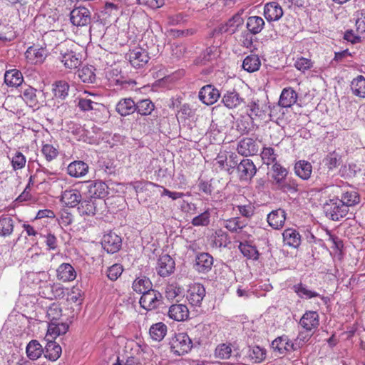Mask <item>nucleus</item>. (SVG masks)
Segmentation results:
<instances>
[{
	"label": "nucleus",
	"instance_id": "nucleus-1",
	"mask_svg": "<svg viewBox=\"0 0 365 365\" xmlns=\"http://www.w3.org/2000/svg\"><path fill=\"white\" fill-rule=\"evenodd\" d=\"M323 210L326 216L334 221H339L346 217L349 211V209L337 197L326 200Z\"/></svg>",
	"mask_w": 365,
	"mask_h": 365
},
{
	"label": "nucleus",
	"instance_id": "nucleus-2",
	"mask_svg": "<svg viewBox=\"0 0 365 365\" xmlns=\"http://www.w3.org/2000/svg\"><path fill=\"white\" fill-rule=\"evenodd\" d=\"M169 344L171 351L178 356L188 353L192 347V340L186 333L175 334Z\"/></svg>",
	"mask_w": 365,
	"mask_h": 365
},
{
	"label": "nucleus",
	"instance_id": "nucleus-3",
	"mask_svg": "<svg viewBox=\"0 0 365 365\" xmlns=\"http://www.w3.org/2000/svg\"><path fill=\"white\" fill-rule=\"evenodd\" d=\"M272 183L279 190L285 192L291 190L292 187L287 184L286 178L288 175V170L280 163H274L271 168Z\"/></svg>",
	"mask_w": 365,
	"mask_h": 365
},
{
	"label": "nucleus",
	"instance_id": "nucleus-4",
	"mask_svg": "<svg viewBox=\"0 0 365 365\" xmlns=\"http://www.w3.org/2000/svg\"><path fill=\"white\" fill-rule=\"evenodd\" d=\"M257 168L253 161L245 158L237 165V171L241 181L250 182L256 175Z\"/></svg>",
	"mask_w": 365,
	"mask_h": 365
},
{
	"label": "nucleus",
	"instance_id": "nucleus-5",
	"mask_svg": "<svg viewBox=\"0 0 365 365\" xmlns=\"http://www.w3.org/2000/svg\"><path fill=\"white\" fill-rule=\"evenodd\" d=\"M103 205V200L93 199L89 197L88 199L81 201L78 211L81 215L93 216L98 212Z\"/></svg>",
	"mask_w": 365,
	"mask_h": 365
},
{
	"label": "nucleus",
	"instance_id": "nucleus-6",
	"mask_svg": "<svg viewBox=\"0 0 365 365\" xmlns=\"http://www.w3.org/2000/svg\"><path fill=\"white\" fill-rule=\"evenodd\" d=\"M71 23L76 26H85L91 24V14L83 6L73 9L70 14Z\"/></svg>",
	"mask_w": 365,
	"mask_h": 365
},
{
	"label": "nucleus",
	"instance_id": "nucleus-7",
	"mask_svg": "<svg viewBox=\"0 0 365 365\" xmlns=\"http://www.w3.org/2000/svg\"><path fill=\"white\" fill-rule=\"evenodd\" d=\"M213 262V257L210 254L199 253L193 262V269L199 274H207L212 269Z\"/></svg>",
	"mask_w": 365,
	"mask_h": 365
},
{
	"label": "nucleus",
	"instance_id": "nucleus-8",
	"mask_svg": "<svg viewBox=\"0 0 365 365\" xmlns=\"http://www.w3.org/2000/svg\"><path fill=\"white\" fill-rule=\"evenodd\" d=\"M205 294V288L202 284L194 283L190 286L187 290V299L192 306L200 307Z\"/></svg>",
	"mask_w": 365,
	"mask_h": 365
},
{
	"label": "nucleus",
	"instance_id": "nucleus-9",
	"mask_svg": "<svg viewBox=\"0 0 365 365\" xmlns=\"http://www.w3.org/2000/svg\"><path fill=\"white\" fill-rule=\"evenodd\" d=\"M300 326L307 331L314 332L319 325V316L315 311H307L299 320Z\"/></svg>",
	"mask_w": 365,
	"mask_h": 365
},
{
	"label": "nucleus",
	"instance_id": "nucleus-10",
	"mask_svg": "<svg viewBox=\"0 0 365 365\" xmlns=\"http://www.w3.org/2000/svg\"><path fill=\"white\" fill-rule=\"evenodd\" d=\"M102 246L108 253H115L120 250L122 245V240L115 232H109L104 235L102 240Z\"/></svg>",
	"mask_w": 365,
	"mask_h": 365
},
{
	"label": "nucleus",
	"instance_id": "nucleus-11",
	"mask_svg": "<svg viewBox=\"0 0 365 365\" xmlns=\"http://www.w3.org/2000/svg\"><path fill=\"white\" fill-rule=\"evenodd\" d=\"M127 58L132 66L139 68L145 66L148 60V53L141 48H136L127 53Z\"/></svg>",
	"mask_w": 365,
	"mask_h": 365
},
{
	"label": "nucleus",
	"instance_id": "nucleus-12",
	"mask_svg": "<svg viewBox=\"0 0 365 365\" xmlns=\"http://www.w3.org/2000/svg\"><path fill=\"white\" fill-rule=\"evenodd\" d=\"M88 192L90 197L103 200L108 194V187L103 181H88Z\"/></svg>",
	"mask_w": 365,
	"mask_h": 365
},
{
	"label": "nucleus",
	"instance_id": "nucleus-13",
	"mask_svg": "<svg viewBox=\"0 0 365 365\" xmlns=\"http://www.w3.org/2000/svg\"><path fill=\"white\" fill-rule=\"evenodd\" d=\"M199 99L205 105L214 104L219 99L220 93L212 85H206L199 92Z\"/></svg>",
	"mask_w": 365,
	"mask_h": 365
},
{
	"label": "nucleus",
	"instance_id": "nucleus-14",
	"mask_svg": "<svg viewBox=\"0 0 365 365\" xmlns=\"http://www.w3.org/2000/svg\"><path fill=\"white\" fill-rule=\"evenodd\" d=\"M237 150L240 155L247 157L256 155L259 151V146L254 139L244 138L238 143Z\"/></svg>",
	"mask_w": 365,
	"mask_h": 365
},
{
	"label": "nucleus",
	"instance_id": "nucleus-15",
	"mask_svg": "<svg viewBox=\"0 0 365 365\" xmlns=\"http://www.w3.org/2000/svg\"><path fill=\"white\" fill-rule=\"evenodd\" d=\"M215 356L216 358L221 360L229 359L232 356L236 359L240 357L237 349L234 345L227 343H222L217 345L215 351Z\"/></svg>",
	"mask_w": 365,
	"mask_h": 365
},
{
	"label": "nucleus",
	"instance_id": "nucleus-16",
	"mask_svg": "<svg viewBox=\"0 0 365 365\" xmlns=\"http://www.w3.org/2000/svg\"><path fill=\"white\" fill-rule=\"evenodd\" d=\"M293 290L301 299H309L312 298L319 297L324 304H327L328 302V298L327 297L309 289L307 285L302 282L294 284L293 286Z\"/></svg>",
	"mask_w": 365,
	"mask_h": 365
},
{
	"label": "nucleus",
	"instance_id": "nucleus-17",
	"mask_svg": "<svg viewBox=\"0 0 365 365\" xmlns=\"http://www.w3.org/2000/svg\"><path fill=\"white\" fill-rule=\"evenodd\" d=\"M248 115L252 119L264 120L267 116V112L269 106L266 104L257 101H252L248 106Z\"/></svg>",
	"mask_w": 365,
	"mask_h": 365
},
{
	"label": "nucleus",
	"instance_id": "nucleus-18",
	"mask_svg": "<svg viewBox=\"0 0 365 365\" xmlns=\"http://www.w3.org/2000/svg\"><path fill=\"white\" fill-rule=\"evenodd\" d=\"M264 15L268 21H278L283 16V10L277 2H269L264 5Z\"/></svg>",
	"mask_w": 365,
	"mask_h": 365
},
{
	"label": "nucleus",
	"instance_id": "nucleus-19",
	"mask_svg": "<svg viewBox=\"0 0 365 365\" xmlns=\"http://www.w3.org/2000/svg\"><path fill=\"white\" fill-rule=\"evenodd\" d=\"M140 306L147 310H152L158 307L159 300L158 299L156 292L153 289H148L143 292L140 299Z\"/></svg>",
	"mask_w": 365,
	"mask_h": 365
},
{
	"label": "nucleus",
	"instance_id": "nucleus-20",
	"mask_svg": "<svg viewBox=\"0 0 365 365\" xmlns=\"http://www.w3.org/2000/svg\"><path fill=\"white\" fill-rule=\"evenodd\" d=\"M286 220V212L283 209L272 210L267 215L269 225L275 230L282 228Z\"/></svg>",
	"mask_w": 365,
	"mask_h": 365
},
{
	"label": "nucleus",
	"instance_id": "nucleus-21",
	"mask_svg": "<svg viewBox=\"0 0 365 365\" xmlns=\"http://www.w3.org/2000/svg\"><path fill=\"white\" fill-rule=\"evenodd\" d=\"M25 55L27 60L32 63H38L43 61L47 55V51L43 47L33 46L28 48Z\"/></svg>",
	"mask_w": 365,
	"mask_h": 365
},
{
	"label": "nucleus",
	"instance_id": "nucleus-22",
	"mask_svg": "<svg viewBox=\"0 0 365 365\" xmlns=\"http://www.w3.org/2000/svg\"><path fill=\"white\" fill-rule=\"evenodd\" d=\"M284 245L293 248H297L301 244V235L299 232L293 228H287L282 233Z\"/></svg>",
	"mask_w": 365,
	"mask_h": 365
},
{
	"label": "nucleus",
	"instance_id": "nucleus-23",
	"mask_svg": "<svg viewBox=\"0 0 365 365\" xmlns=\"http://www.w3.org/2000/svg\"><path fill=\"white\" fill-rule=\"evenodd\" d=\"M88 165L81 160H76L71 163L68 168V174L73 178H81L85 176L88 172Z\"/></svg>",
	"mask_w": 365,
	"mask_h": 365
},
{
	"label": "nucleus",
	"instance_id": "nucleus-24",
	"mask_svg": "<svg viewBox=\"0 0 365 365\" xmlns=\"http://www.w3.org/2000/svg\"><path fill=\"white\" fill-rule=\"evenodd\" d=\"M168 316L178 322L185 321L189 317V310L185 304H173L169 308Z\"/></svg>",
	"mask_w": 365,
	"mask_h": 365
},
{
	"label": "nucleus",
	"instance_id": "nucleus-25",
	"mask_svg": "<svg viewBox=\"0 0 365 365\" xmlns=\"http://www.w3.org/2000/svg\"><path fill=\"white\" fill-rule=\"evenodd\" d=\"M61 201L68 207H74L81 201V195L77 189L66 190L61 195Z\"/></svg>",
	"mask_w": 365,
	"mask_h": 365
},
{
	"label": "nucleus",
	"instance_id": "nucleus-26",
	"mask_svg": "<svg viewBox=\"0 0 365 365\" xmlns=\"http://www.w3.org/2000/svg\"><path fill=\"white\" fill-rule=\"evenodd\" d=\"M298 95L292 88H285L282 90L279 105L283 108H290L297 101Z\"/></svg>",
	"mask_w": 365,
	"mask_h": 365
},
{
	"label": "nucleus",
	"instance_id": "nucleus-27",
	"mask_svg": "<svg viewBox=\"0 0 365 365\" xmlns=\"http://www.w3.org/2000/svg\"><path fill=\"white\" fill-rule=\"evenodd\" d=\"M272 347L282 354L285 351H295L294 341H291L286 335L276 338L272 343Z\"/></svg>",
	"mask_w": 365,
	"mask_h": 365
},
{
	"label": "nucleus",
	"instance_id": "nucleus-28",
	"mask_svg": "<svg viewBox=\"0 0 365 365\" xmlns=\"http://www.w3.org/2000/svg\"><path fill=\"white\" fill-rule=\"evenodd\" d=\"M243 19L239 14H235L225 24H222L220 27L221 33H230L231 34L235 33L240 26L243 24Z\"/></svg>",
	"mask_w": 365,
	"mask_h": 365
},
{
	"label": "nucleus",
	"instance_id": "nucleus-29",
	"mask_svg": "<svg viewBox=\"0 0 365 365\" xmlns=\"http://www.w3.org/2000/svg\"><path fill=\"white\" fill-rule=\"evenodd\" d=\"M294 170L299 178L307 180L310 178L312 173V165L307 160H300L295 163Z\"/></svg>",
	"mask_w": 365,
	"mask_h": 365
},
{
	"label": "nucleus",
	"instance_id": "nucleus-30",
	"mask_svg": "<svg viewBox=\"0 0 365 365\" xmlns=\"http://www.w3.org/2000/svg\"><path fill=\"white\" fill-rule=\"evenodd\" d=\"M36 93V89L31 86H26L22 88L21 97L29 107L38 108L39 103L37 98Z\"/></svg>",
	"mask_w": 365,
	"mask_h": 365
},
{
	"label": "nucleus",
	"instance_id": "nucleus-31",
	"mask_svg": "<svg viewBox=\"0 0 365 365\" xmlns=\"http://www.w3.org/2000/svg\"><path fill=\"white\" fill-rule=\"evenodd\" d=\"M57 277L63 282H71L76 279V272L70 264L63 263L57 269Z\"/></svg>",
	"mask_w": 365,
	"mask_h": 365
},
{
	"label": "nucleus",
	"instance_id": "nucleus-32",
	"mask_svg": "<svg viewBox=\"0 0 365 365\" xmlns=\"http://www.w3.org/2000/svg\"><path fill=\"white\" fill-rule=\"evenodd\" d=\"M349 186L345 185L342 190L340 200L349 209V207L354 206L360 201L359 195L354 190H349Z\"/></svg>",
	"mask_w": 365,
	"mask_h": 365
},
{
	"label": "nucleus",
	"instance_id": "nucleus-33",
	"mask_svg": "<svg viewBox=\"0 0 365 365\" xmlns=\"http://www.w3.org/2000/svg\"><path fill=\"white\" fill-rule=\"evenodd\" d=\"M264 19L257 16H252L247 18L246 21V28L247 31L256 35L259 34L264 26Z\"/></svg>",
	"mask_w": 365,
	"mask_h": 365
},
{
	"label": "nucleus",
	"instance_id": "nucleus-34",
	"mask_svg": "<svg viewBox=\"0 0 365 365\" xmlns=\"http://www.w3.org/2000/svg\"><path fill=\"white\" fill-rule=\"evenodd\" d=\"M14 228V220L9 215L5 214L0 216V236H10Z\"/></svg>",
	"mask_w": 365,
	"mask_h": 365
},
{
	"label": "nucleus",
	"instance_id": "nucleus-35",
	"mask_svg": "<svg viewBox=\"0 0 365 365\" xmlns=\"http://www.w3.org/2000/svg\"><path fill=\"white\" fill-rule=\"evenodd\" d=\"M135 110V103L130 98L121 99L116 106V111L122 116L133 113Z\"/></svg>",
	"mask_w": 365,
	"mask_h": 365
},
{
	"label": "nucleus",
	"instance_id": "nucleus-36",
	"mask_svg": "<svg viewBox=\"0 0 365 365\" xmlns=\"http://www.w3.org/2000/svg\"><path fill=\"white\" fill-rule=\"evenodd\" d=\"M222 101L227 108L232 109L239 106L242 103L243 99L237 92L233 91L225 93Z\"/></svg>",
	"mask_w": 365,
	"mask_h": 365
},
{
	"label": "nucleus",
	"instance_id": "nucleus-37",
	"mask_svg": "<svg viewBox=\"0 0 365 365\" xmlns=\"http://www.w3.org/2000/svg\"><path fill=\"white\" fill-rule=\"evenodd\" d=\"M23 81L21 73L16 69L7 71L4 74V82L9 86L17 87L22 83Z\"/></svg>",
	"mask_w": 365,
	"mask_h": 365
},
{
	"label": "nucleus",
	"instance_id": "nucleus-38",
	"mask_svg": "<svg viewBox=\"0 0 365 365\" xmlns=\"http://www.w3.org/2000/svg\"><path fill=\"white\" fill-rule=\"evenodd\" d=\"M261 61L256 54H250L246 56L242 62V68L249 73H253L259 69Z\"/></svg>",
	"mask_w": 365,
	"mask_h": 365
},
{
	"label": "nucleus",
	"instance_id": "nucleus-39",
	"mask_svg": "<svg viewBox=\"0 0 365 365\" xmlns=\"http://www.w3.org/2000/svg\"><path fill=\"white\" fill-rule=\"evenodd\" d=\"M69 84L65 81H56L52 85V92L56 98L64 100L68 95Z\"/></svg>",
	"mask_w": 365,
	"mask_h": 365
},
{
	"label": "nucleus",
	"instance_id": "nucleus-40",
	"mask_svg": "<svg viewBox=\"0 0 365 365\" xmlns=\"http://www.w3.org/2000/svg\"><path fill=\"white\" fill-rule=\"evenodd\" d=\"M247 357L252 363H260L266 358V350L259 346H249Z\"/></svg>",
	"mask_w": 365,
	"mask_h": 365
},
{
	"label": "nucleus",
	"instance_id": "nucleus-41",
	"mask_svg": "<svg viewBox=\"0 0 365 365\" xmlns=\"http://www.w3.org/2000/svg\"><path fill=\"white\" fill-rule=\"evenodd\" d=\"M351 89L354 95L365 98V78L359 75L351 81Z\"/></svg>",
	"mask_w": 365,
	"mask_h": 365
},
{
	"label": "nucleus",
	"instance_id": "nucleus-42",
	"mask_svg": "<svg viewBox=\"0 0 365 365\" xmlns=\"http://www.w3.org/2000/svg\"><path fill=\"white\" fill-rule=\"evenodd\" d=\"M43 353L42 345L37 340H31L26 346L27 356L31 360L38 359Z\"/></svg>",
	"mask_w": 365,
	"mask_h": 365
},
{
	"label": "nucleus",
	"instance_id": "nucleus-43",
	"mask_svg": "<svg viewBox=\"0 0 365 365\" xmlns=\"http://www.w3.org/2000/svg\"><path fill=\"white\" fill-rule=\"evenodd\" d=\"M68 330V325L66 323L50 322L48 327V335L56 338L58 336L65 334Z\"/></svg>",
	"mask_w": 365,
	"mask_h": 365
},
{
	"label": "nucleus",
	"instance_id": "nucleus-44",
	"mask_svg": "<svg viewBox=\"0 0 365 365\" xmlns=\"http://www.w3.org/2000/svg\"><path fill=\"white\" fill-rule=\"evenodd\" d=\"M175 269V263L173 259L168 255L161 256V277L168 276L173 273Z\"/></svg>",
	"mask_w": 365,
	"mask_h": 365
},
{
	"label": "nucleus",
	"instance_id": "nucleus-45",
	"mask_svg": "<svg viewBox=\"0 0 365 365\" xmlns=\"http://www.w3.org/2000/svg\"><path fill=\"white\" fill-rule=\"evenodd\" d=\"M262 160L264 164L267 166L277 163V154L275 153V150L272 147L264 146L260 153Z\"/></svg>",
	"mask_w": 365,
	"mask_h": 365
},
{
	"label": "nucleus",
	"instance_id": "nucleus-46",
	"mask_svg": "<svg viewBox=\"0 0 365 365\" xmlns=\"http://www.w3.org/2000/svg\"><path fill=\"white\" fill-rule=\"evenodd\" d=\"M222 225L232 232H237L245 227L246 224L240 217H237L225 220L222 222Z\"/></svg>",
	"mask_w": 365,
	"mask_h": 365
},
{
	"label": "nucleus",
	"instance_id": "nucleus-47",
	"mask_svg": "<svg viewBox=\"0 0 365 365\" xmlns=\"http://www.w3.org/2000/svg\"><path fill=\"white\" fill-rule=\"evenodd\" d=\"M210 208L205 209L192 219L191 224L195 227H206L210 222L211 212Z\"/></svg>",
	"mask_w": 365,
	"mask_h": 365
},
{
	"label": "nucleus",
	"instance_id": "nucleus-48",
	"mask_svg": "<svg viewBox=\"0 0 365 365\" xmlns=\"http://www.w3.org/2000/svg\"><path fill=\"white\" fill-rule=\"evenodd\" d=\"M239 250L247 259L254 260L258 259L259 252L256 247L252 246L247 242H240L239 245Z\"/></svg>",
	"mask_w": 365,
	"mask_h": 365
},
{
	"label": "nucleus",
	"instance_id": "nucleus-49",
	"mask_svg": "<svg viewBox=\"0 0 365 365\" xmlns=\"http://www.w3.org/2000/svg\"><path fill=\"white\" fill-rule=\"evenodd\" d=\"M188 15L185 13L170 14L166 16L165 22L169 26H178L186 23Z\"/></svg>",
	"mask_w": 365,
	"mask_h": 365
},
{
	"label": "nucleus",
	"instance_id": "nucleus-50",
	"mask_svg": "<svg viewBox=\"0 0 365 365\" xmlns=\"http://www.w3.org/2000/svg\"><path fill=\"white\" fill-rule=\"evenodd\" d=\"M61 61L66 68L70 69L77 68L81 63V60L73 51L62 54Z\"/></svg>",
	"mask_w": 365,
	"mask_h": 365
},
{
	"label": "nucleus",
	"instance_id": "nucleus-51",
	"mask_svg": "<svg viewBox=\"0 0 365 365\" xmlns=\"http://www.w3.org/2000/svg\"><path fill=\"white\" fill-rule=\"evenodd\" d=\"M151 288V282L145 277H138L133 283V289L140 294L147 292Z\"/></svg>",
	"mask_w": 365,
	"mask_h": 365
},
{
	"label": "nucleus",
	"instance_id": "nucleus-52",
	"mask_svg": "<svg viewBox=\"0 0 365 365\" xmlns=\"http://www.w3.org/2000/svg\"><path fill=\"white\" fill-rule=\"evenodd\" d=\"M93 70L92 66H84L78 70V76L83 83H92L96 79Z\"/></svg>",
	"mask_w": 365,
	"mask_h": 365
},
{
	"label": "nucleus",
	"instance_id": "nucleus-53",
	"mask_svg": "<svg viewBox=\"0 0 365 365\" xmlns=\"http://www.w3.org/2000/svg\"><path fill=\"white\" fill-rule=\"evenodd\" d=\"M324 165L329 170L336 168L341 163V155L335 151L329 153L323 160Z\"/></svg>",
	"mask_w": 365,
	"mask_h": 365
},
{
	"label": "nucleus",
	"instance_id": "nucleus-54",
	"mask_svg": "<svg viewBox=\"0 0 365 365\" xmlns=\"http://www.w3.org/2000/svg\"><path fill=\"white\" fill-rule=\"evenodd\" d=\"M137 111L140 115H150L154 110L155 106L153 103L149 99H144L135 103Z\"/></svg>",
	"mask_w": 365,
	"mask_h": 365
},
{
	"label": "nucleus",
	"instance_id": "nucleus-55",
	"mask_svg": "<svg viewBox=\"0 0 365 365\" xmlns=\"http://www.w3.org/2000/svg\"><path fill=\"white\" fill-rule=\"evenodd\" d=\"M46 352L48 354L46 356H48L51 360L55 361L61 354V347L55 342L50 341L46 346Z\"/></svg>",
	"mask_w": 365,
	"mask_h": 365
},
{
	"label": "nucleus",
	"instance_id": "nucleus-56",
	"mask_svg": "<svg viewBox=\"0 0 365 365\" xmlns=\"http://www.w3.org/2000/svg\"><path fill=\"white\" fill-rule=\"evenodd\" d=\"M46 316L52 322H56L61 316V309L58 304L53 303L47 309Z\"/></svg>",
	"mask_w": 365,
	"mask_h": 365
},
{
	"label": "nucleus",
	"instance_id": "nucleus-57",
	"mask_svg": "<svg viewBox=\"0 0 365 365\" xmlns=\"http://www.w3.org/2000/svg\"><path fill=\"white\" fill-rule=\"evenodd\" d=\"M310 331H300L298 336L294 341V344L296 350L300 349L304 344H305L311 338L312 334Z\"/></svg>",
	"mask_w": 365,
	"mask_h": 365
},
{
	"label": "nucleus",
	"instance_id": "nucleus-58",
	"mask_svg": "<svg viewBox=\"0 0 365 365\" xmlns=\"http://www.w3.org/2000/svg\"><path fill=\"white\" fill-rule=\"evenodd\" d=\"M312 66V61L304 57L298 58L294 62V67L302 72L311 68Z\"/></svg>",
	"mask_w": 365,
	"mask_h": 365
},
{
	"label": "nucleus",
	"instance_id": "nucleus-59",
	"mask_svg": "<svg viewBox=\"0 0 365 365\" xmlns=\"http://www.w3.org/2000/svg\"><path fill=\"white\" fill-rule=\"evenodd\" d=\"M41 152L48 161H51L58 155V150L52 145H43Z\"/></svg>",
	"mask_w": 365,
	"mask_h": 365
},
{
	"label": "nucleus",
	"instance_id": "nucleus-60",
	"mask_svg": "<svg viewBox=\"0 0 365 365\" xmlns=\"http://www.w3.org/2000/svg\"><path fill=\"white\" fill-rule=\"evenodd\" d=\"M123 271V267L119 264H115L110 267L107 270L108 277L112 280H116Z\"/></svg>",
	"mask_w": 365,
	"mask_h": 365
},
{
	"label": "nucleus",
	"instance_id": "nucleus-61",
	"mask_svg": "<svg viewBox=\"0 0 365 365\" xmlns=\"http://www.w3.org/2000/svg\"><path fill=\"white\" fill-rule=\"evenodd\" d=\"M180 293V288L177 286L175 284H171L166 287L165 294V298L168 301H172L175 297H177Z\"/></svg>",
	"mask_w": 365,
	"mask_h": 365
},
{
	"label": "nucleus",
	"instance_id": "nucleus-62",
	"mask_svg": "<svg viewBox=\"0 0 365 365\" xmlns=\"http://www.w3.org/2000/svg\"><path fill=\"white\" fill-rule=\"evenodd\" d=\"M236 207L240 214L243 217L249 218L254 215L255 207L250 202L246 205H238Z\"/></svg>",
	"mask_w": 365,
	"mask_h": 365
},
{
	"label": "nucleus",
	"instance_id": "nucleus-63",
	"mask_svg": "<svg viewBox=\"0 0 365 365\" xmlns=\"http://www.w3.org/2000/svg\"><path fill=\"white\" fill-rule=\"evenodd\" d=\"M227 242V235L225 232L220 230L215 232L214 243L217 247H226Z\"/></svg>",
	"mask_w": 365,
	"mask_h": 365
},
{
	"label": "nucleus",
	"instance_id": "nucleus-64",
	"mask_svg": "<svg viewBox=\"0 0 365 365\" xmlns=\"http://www.w3.org/2000/svg\"><path fill=\"white\" fill-rule=\"evenodd\" d=\"M98 105L91 99L81 98H79L78 106L81 110L83 111H88L95 109V106Z\"/></svg>",
	"mask_w": 365,
	"mask_h": 365
}]
</instances>
